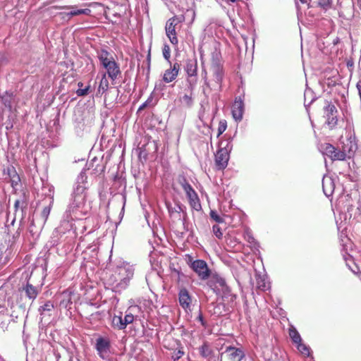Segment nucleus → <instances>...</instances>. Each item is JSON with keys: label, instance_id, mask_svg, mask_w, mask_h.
Returning a JSON list of instances; mask_svg holds the SVG:
<instances>
[{"label": "nucleus", "instance_id": "f257e3e1", "mask_svg": "<svg viewBox=\"0 0 361 361\" xmlns=\"http://www.w3.org/2000/svg\"><path fill=\"white\" fill-rule=\"evenodd\" d=\"M87 176L85 173L82 172L78 177L77 185L74 188L73 193L71 199V202L66 209L67 223L68 224L69 220L79 219L82 217L87 212V207L86 206V187L85 180Z\"/></svg>", "mask_w": 361, "mask_h": 361}, {"label": "nucleus", "instance_id": "f03ea898", "mask_svg": "<svg viewBox=\"0 0 361 361\" xmlns=\"http://www.w3.org/2000/svg\"><path fill=\"white\" fill-rule=\"evenodd\" d=\"M134 274L133 265L125 262H119L108 280L109 284L116 292L126 289Z\"/></svg>", "mask_w": 361, "mask_h": 361}, {"label": "nucleus", "instance_id": "7ed1b4c3", "mask_svg": "<svg viewBox=\"0 0 361 361\" xmlns=\"http://www.w3.org/2000/svg\"><path fill=\"white\" fill-rule=\"evenodd\" d=\"M183 69L186 73L185 84H188L189 88L191 90L197 86L198 80L197 60L192 59H187Z\"/></svg>", "mask_w": 361, "mask_h": 361}, {"label": "nucleus", "instance_id": "20e7f679", "mask_svg": "<svg viewBox=\"0 0 361 361\" xmlns=\"http://www.w3.org/2000/svg\"><path fill=\"white\" fill-rule=\"evenodd\" d=\"M223 143L221 142L219 149L215 154V163L219 170H223L227 166L229 160V153L232 149V145L228 142L224 147H221Z\"/></svg>", "mask_w": 361, "mask_h": 361}, {"label": "nucleus", "instance_id": "39448f33", "mask_svg": "<svg viewBox=\"0 0 361 361\" xmlns=\"http://www.w3.org/2000/svg\"><path fill=\"white\" fill-rule=\"evenodd\" d=\"M94 348L102 360H106L111 353V342L108 337L99 336L96 339Z\"/></svg>", "mask_w": 361, "mask_h": 361}, {"label": "nucleus", "instance_id": "423d86ee", "mask_svg": "<svg viewBox=\"0 0 361 361\" xmlns=\"http://www.w3.org/2000/svg\"><path fill=\"white\" fill-rule=\"evenodd\" d=\"M190 267L202 280L207 279L210 275V270L206 262L202 259L193 261Z\"/></svg>", "mask_w": 361, "mask_h": 361}, {"label": "nucleus", "instance_id": "0eeeda50", "mask_svg": "<svg viewBox=\"0 0 361 361\" xmlns=\"http://www.w3.org/2000/svg\"><path fill=\"white\" fill-rule=\"evenodd\" d=\"M337 109L331 103L328 102L324 106V116L326 118V124L332 128L337 124Z\"/></svg>", "mask_w": 361, "mask_h": 361}, {"label": "nucleus", "instance_id": "6e6552de", "mask_svg": "<svg viewBox=\"0 0 361 361\" xmlns=\"http://www.w3.org/2000/svg\"><path fill=\"white\" fill-rule=\"evenodd\" d=\"M177 25V19L171 18L169 19L166 23V35L169 37L171 44L176 45L178 42L176 37V26Z\"/></svg>", "mask_w": 361, "mask_h": 361}, {"label": "nucleus", "instance_id": "1a4fd4ad", "mask_svg": "<svg viewBox=\"0 0 361 361\" xmlns=\"http://www.w3.org/2000/svg\"><path fill=\"white\" fill-rule=\"evenodd\" d=\"M225 353H227L230 361H241L245 356V353L242 348L231 345L226 347Z\"/></svg>", "mask_w": 361, "mask_h": 361}, {"label": "nucleus", "instance_id": "9d476101", "mask_svg": "<svg viewBox=\"0 0 361 361\" xmlns=\"http://www.w3.org/2000/svg\"><path fill=\"white\" fill-rule=\"evenodd\" d=\"M53 8L57 9H66L69 10V16L72 18L74 16H78L80 15L85 16H90L92 11L90 8H78L77 6H54Z\"/></svg>", "mask_w": 361, "mask_h": 361}, {"label": "nucleus", "instance_id": "9b49d317", "mask_svg": "<svg viewBox=\"0 0 361 361\" xmlns=\"http://www.w3.org/2000/svg\"><path fill=\"white\" fill-rule=\"evenodd\" d=\"M244 113V103L240 97H236L232 106V115L236 121H240L243 119Z\"/></svg>", "mask_w": 361, "mask_h": 361}, {"label": "nucleus", "instance_id": "f8f14e48", "mask_svg": "<svg viewBox=\"0 0 361 361\" xmlns=\"http://www.w3.org/2000/svg\"><path fill=\"white\" fill-rule=\"evenodd\" d=\"M342 149L344 152L348 159L353 157L355 152L357 149V145L354 139L351 137L343 141Z\"/></svg>", "mask_w": 361, "mask_h": 361}, {"label": "nucleus", "instance_id": "ddd939ff", "mask_svg": "<svg viewBox=\"0 0 361 361\" xmlns=\"http://www.w3.org/2000/svg\"><path fill=\"white\" fill-rule=\"evenodd\" d=\"M170 66V68L166 70L163 75V80L166 83L173 81L177 78L180 71L178 63H175L173 66L171 63Z\"/></svg>", "mask_w": 361, "mask_h": 361}, {"label": "nucleus", "instance_id": "4468645a", "mask_svg": "<svg viewBox=\"0 0 361 361\" xmlns=\"http://www.w3.org/2000/svg\"><path fill=\"white\" fill-rule=\"evenodd\" d=\"M196 87L192 89L189 88L188 84H185V94L180 99L181 104L188 108H190L194 103V91Z\"/></svg>", "mask_w": 361, "mask_h": 361}, {"label": "nucleus", "instance_id": "2eb2a0df", "mask_svg": "<svg viewBox=\"0 0 361 361\" xmlns=\"http://www.w3.org/2000/svg\"><path fill=\"white\" fill-rule=\"evenodd\" d=\"M178 300L180 306L185 310L190 309L192 298L188 291L185 288L180 290L178 293Z\"/></svg>", "mask_w": 361, "mask_h": 361}, {"label": "nucleus", "instance_id": "dca6fc26", "mask_svg": "<svg viewBox=\"0 0 361 361\" xmlns=\"http://www.w3.org/2000/svg\"><path fill=\"white\" fill-rule=\"evenodd\" d=\"M209 282L211 283L210 286L213 287L214 289L221 288L222 290H229V288L226 285L225 279L218 274L213 275Z\"/></svg>", "mask_w": 361, "mask_h": 361}, {"label": "nucleus", "instance_id": "f3484780", "mask_svg": "<svg viewBox=\"0 0 361 361\" xmlns=\"http://www.w3.org/2000/svg\"><path fill=\"white\" fill-rule=\"evenodd\" d=\"M104 68L106 70L109 77L112 80H116L118 76L121 75L119 65L115 61V60L108 63L106 66H104Z\"/></svg>", "mask_w": 361, "mask_h": 361}, {"label": "nucleus", "instance_id": "a211bd4d", "mask_svg": "<svg viewBox=\"0 0 361 361\" xmlns=\"http://www.w3.org/2000/svg\"><path fill=\"white\" fill-rule=\"evenodd\" d=\"M4 175L6 176L5 178L9 180L13 187L17 185L20 182V177L16 169L12 166H8L4 169Z\"/></svg>", "mask_w": 361, "mask_h": 361}, {"label": "nucleus", "instance_id": "6ab92c4d", "mask_svg": "<svg viewBox=\"0 0 361 361\" xmlns=\"http://www.w3.org/2000/svg\"><path fill=\"white\" fill-rule=\"evenodd\" d=\"M73 291L70 289H67L63 291L60 295V306L63 308H71V305L72 304V295Z\"/></svg>", "mask_w": 361, "mask_h": 361}, {"label": "nucleus", "instance_id": "aec40b11", "mask_svg": "<svg viewBox=\"0 0 361 361\" xmlns=\"http://www.w3.org/2000/svg\"><path fill=\"white\" fill-rule=\"evenodd\" d=\"M322 188L325 195L326 197L331 196L334 189L333 180L330 177L324 176L322 180Z\"/></svg>", "mask_w": 361, "mask_h": 361}, {"label": "nucleus", "instance_id": "412c9836", "mask_svg": "<svg viewBox=\"0 0 361 361\" xmlns=\"http://www.w3.org/2000/svg\"><path fill=\"white\" fill-rule=\"evenodd\" d=\"M187 197L188 199L190 207L196 211H200L202 209L200 201L196 192L190 194L189 195L187 196Z\"/></svg>", "mask_w": 361, "mask_h": 361}, {"label": "nucleus", "instance_id": "4be33fe9", "mask_svg": "<svg viewBox=\"0 0 361 361\" xmlns=\"http://www.w3.org/2000/svg\"><path fill=\"white\" fill-rule=\"evenodd\" d=\"M98 59L104 67L112 61H114L113 56L109 54V52L104 49L101 50L98 53Z\"/></svg>", "mask_w": 361, "mask_h": 361}, {"label": "nucleus", "instance_id": "5701e85b", "mask_svg": "<svg viewBox=\"0 0 361 361\" xmlns=\"http://www.w3.org/2000/svg\"><path fill=\"white\" fill-rule=\"evenodd\" d=\"M212 71L214 77L215 78L216 82L220 84L224 77L223 66L220 65L212 66Z\"/></svg>", "mask_w": 361, "mask_h": 361}, {"label": "nucleus", "instance_id": "b1692460", "mask_svg": "<svg viewBox=\"0 0 361 361\" xmlns=\"http://www.w3.org/2000/svg\"><path fill=\"white\" fill-rule=\"evenodd\" d=\"M212 66L222 65V57L221 51L216 47L212 52Z\"/></svg>", "mask_w": 361, "mask_h": 361}, {"label": "nucleus", "instance_id": "393cba45", "mask_svg": "<svg viewBox=\"0 0 361 361\" xmlns=\"http://www.w3.org/2000/svg\"><path fill=\"white\" fill-rule=\"evenodd\" d=\"M137 309V306L130 307V308H128L123 318L126 327L127 326L128 324H132L133 322L135 317L133 313Z\"/></svg>", "mask_w": 361, "mask_h": 361}, {"label": "nucleus", "instance_id": "a878e982", "mask_svg": "<svg viewBox=\"0 0 361 361\" xmlns=\"http://www.w3.org/2000/svg\"><path fill=\"white\" fill-rule=\"evenodd\" d=\"M289 336L295 345L302 341L300 334L293 326L289 328Z\"/></svg>", "mask_w": 361, "mask_h": 361}, {"label": "nucleus", "instance_id": "bb28decb", "mask_svg": "<svg viewBox=\"0 0 361 361\" xmlns=\"http://www.w3.org/2000/svg\"><path fill=\"white\" fill-rule=\"evenodd\" d=\"M111 325L114 329L123 330L126 329L125 322L121 323V314L120 315H114L112 317Z\"/></svg>", "mask_w": 361, "mask_h": 361}, {"label": "nucleus", "instance_id": "cd10ccee", "mask_svg": "<svg viewBox=\"0 0 361 361\" xmlns=\"http://www.w3.org/2000/svg\"><path fill=\"white\" fill-rule=\"evenodd\" d=\"M26 295L32 300H34L37 295V291L35 287L32 285L27 283L24 288Z\"/></svg>", "mask_w": 361, "mask_h": 361}, {"label": "nucleus", "instance_id": "c85d7f7f", "mask_svg": "<svg viewBox=\"0 0 361 361\" xmlns=\"http://www.w3.org/2000/svg\"><path fill=\"white\" fill-rule=\"evenodd\" d=\"M1 101L5 106L11 108L13 101V93L6 92L1 97Z\"/></svg>", "mask_w": 361, "mask_h": 361}, {"label": "nucleus", "instance_id": "c756f323", "mask_svg": "<svg viewBox=\"0 0 361 361\" xmlns=\"http://www.w3.org/2000/svg\"><path fill=\"white\" fill-rule=\"evenodd\" d=\"M244 238L248 243L250 244L251 246H255L257 245V242L249 228L245 229Z\"/></svg>", "mask_w": 361, "mask_h": 361}, {"label": "nucleus", "instance_id": "7c9ffc66", "mask_svg": "<svg viewBox=\"0 0 361 361\" xmlns=\"http://www.w3.org/2000/svg\"><path fill=\"white\" fill-rule=\"evenodd\" d=\"M296 346L299 352L304 356L309 357L310 355V348L302 341L298 343Z\"/></svg>", "mask_w": 361, "mask_h": 361}, {"label": "nucleus", "instance_id": "2f4dec72", "mask_svg": "<svg viewBox=\"0 0 361 361\" xmlns=\"http://www.w3.org/2000/svg\"><path fill=\"white\" fill-rule=\"evenodd\" d=\"M200 355L205 358H209L212 353V350L209 348V345L204 343L199 349Z\"/></svg>", "mask_w": 361, "mask_h": 361}, {"label": "nucleus", "instance_id": "473e14b6", "mask_svg": "<svg viewBox=\"0 0 361 361\" xmlns=\"http://www.w3.org/2000/svg\"><path fill=\"white\" fill-rule=\"evenodd\" d=\"M78 85L79 87L78 90L76 91V94L78 96L83 97L88 94L90 87V85H87L83 88V83L82 82H79Z\"/></svg>", "mask_w": 361, "mask_h": 361}, {"label": "nucleus", "instance_id": "72a5a7b5", "mask_svg": "<svg viewBox=\"0 0 361 361\" xmlns=\"http://www.w3.org/2000/svg\"><path fill=\"white\" fill-rule=\"evenodd\" d=\"M335 148L336 147L330 144H325L323 147V153L332 159L334 153L335 152Z\"/></svg>", "mask_w": 361, "mask_h": 361}, {"label": "nucleus", "instance_id": "f704fd0d", "mask_svg": "<svg viewBox=\"0 0 361 361\" xmlns=\"http://www.w3.org/2000/svg\"><path fill=\"white\" fill-rule=\"evenodd\" d=\"M153 101H154V97H153L152 94H151L147 98V99L142 105L140 106L139 109H137V113H140V111H142L147 107L153 106L154 105V103L153 102Z\"/></svg>", "mask_w": 361, "mask_h": 361}, {"label": "nucleus", "instance_id": "c9c22d12", "mask_svg": "<svg viewBox=\"0 0 361 361\" xmlns=\"http://www.w3.org/2000/svg\"><path fill=\"white\" fill-rule=\"evenodd\" d=\"M108 87H109V81L106 78V74L104 73L102 75V78L101 79V81H100V83L99 85V88H98V91L99 92L102 91V92H104L105 91L107 90Z\"/></svg>", "mask_w": 361, "mask_h": 361}, {"label": "nucleus", "instance_id": "e433bc0d", "mask_svg": "<svg viewBox=\"0 0 361 361\" xmlns=\"http://www.w3.org/2000/svg\"><path fill=\"white\" fill-rule=\"evenodd\" d=\"M345 159L348 158L345 154L344 152L343 151V149H338L337 148H335V152L334 153L332 160L343 161L345 160Z\"/></svg>", "mask_w": 361, "mask_h": 361}, {"label": "nucleus", "instance_id": "4c0bfd02", "mask_svg": "<svg viewBox=\"0 0 361 361\" xmlns=\"http://www.w3.org/2000/svg\"><path fill=\"white\" fill-rule=\"evenodd\" d=\"M162 53L164 58L171 64V49L168 44H164L162 49Z\"/></svg>", "mask_w": 361, "mask_h": 361}, {"label": "nucleus", "instance_id": "58836bf2", "mask_svg": "<svg viewBox=\"0 0 361 361\" xmlns=\"http://www.w3.org/2000/svg\"><path fill=\"white\" fill-rule=\"evenodd\" d=\"M204 86H203V93L206 97H208L210 93V87L208 82V80L207 78V73H204Z\"/></svg>", "mask_w": 361, "mask_h": 361}, {"label": "nucleus", "instance_id": "ea45409f", "mask_svg": "<svg viewBox=\"0 0 361 361\" xmlns=\"http://www.w3.org/2000/svg\"><path fill=\"white\" fill-rule=\"evenodd\" d=\"M54 309V305L50 301L47 302L44 305L41 306L39 309L40 312H50Z\"/></svg>", "mask_w": 361, "mask_h": 361}, {"label": "nucleus", "instance_id": "a19ab883", "mask_svg": "<svg viewBox=\"0 0 361 361\" xmlns=\"http://www.w3.org/2000/svg\"><path fill=\"white\" fill-rule=\"evenodd\" d=\"M226 128H227L226 121L225 120L221 121L219 123L217 136H220L226 130Z\"/></svg>", "mask_w": 361, "mask_h": 361}, {"label": "nucleus", "instance_id": "79ce46f5", "mask_svg": "<svg viewBox=\"0 0 361 361\" xmlns=\"http://www.w3.org/2000/svg\"><path fill=\"white\" fill-rule=\"evenodd\" d=\"M5 252L4 247H0V267L6 264L8 262V257L6 256L4 258V254Z\"/></svg>", "mask_w": 361, "mask_h": 361}, {"label": "nucleus", "instance_id": "37998d69", "mask_svg": "<svg viewBox=\"0 0 361 361\" xmlns=\"http://www.w3.org/2000/svg\"><path fill=\"white\" fill-rule=\"evenodd\" d=\"M210 217L217 223H223L224 219L221 217L215 211L210 212Z\"/></svg>", "mask_w": 361, "mask_h": 361}, {"label": "nucleus", "instance_id": "c03bdc74", "mask_svg": "<svg viewBox=\"0 0 361 361\" xmlns=\"http://www.w3.org/2000/svg\"><path fill=\"white\" fill-rule=\"evenodd\" d=\"M212 231L214 234L216 238L221 239L223 236V233L221 232V229L218 225H214L212 227Z\"/></svg>", "mask_w": 361, "mask_h": 361}, {"label": "nucleus", "instance_id": "a18cd8bd", "mask_svg": "<svg viewBox=\"0 0 361 361\" xmlns=\"http://www.w3.org/2000/svg\"><path fill=\"white\" fill-rule=\"evenodd\" d=\"M318 4L322 8L326 10L331 7L332 1L331 0H319Z\"/></svg>", "mask_w": 361, "mask_h": 361}, {"label": "nucleus", "instance_id": "49530a36", "mask_svg": "<svg viewBox=\"0 0 361 361\" xmlns=\"http://www.w3.org/2000/svg\"><path fill=\"white\" fill-rule=\"evenodd\" d=\"M183 354H184V352L180 349L175 350L173 353L172 358L174 361H176L178 359H180L183 355Z\"/></svg>", "mask_w": 361, "mask_h": 361}, {"label": "nucleus", "instance_id": "de8ad7c7", "mask_svg": "<svg viewBox=\"0 0 361 361\" xmlns=\"http://www.w3.org/2000/svg\"><path fill=\"white\" fill-rule=\"evenodd\" d=\"M51 207L50 206L45 207L42 211V216L46 221L50 214Z\"/></svg>", "mask_w": 361, "mask_h": 361}, {"label": "nucleus", "instance_id": "09e8293b", "mask_svg": "<svg viewBox=\"0 0 361 361\" xmlns=\"http://www.w3.org/2000/svg\"><path fill=\"white\" fill-rule=\"evenodd\" d=\"M58 15L60 16L61 19L63 21L68 22L71 19V16H69L68 12H60V13H59Z\"/></svg>", "mask_w": 361, "mask_h": 361}, {"label": "nucleus", "instance_id": "8fccbe9b", "mask_svg": "<svg viewBox=\"0 0 361 361\" xmlns=\"http://www.w3.org/2000/svg\"><path fill=\"white\" fill-rule=\"evenodd\" d=\"M257 286L259 289H261L262 290H265L269 287V286L267 285L264 280H262V279H260V280L257 279Z\"/></svg>", "mask_w": 361, "mask_h": 361}, {"label": "nucleus", "instance_id": "3c124183", "mask_svg": "<svg viewBox=\"0 0 361 361\" xmlns=\"http://www.w3.org/2000/svg\"><path fill=\"white\" fill-rule=\"evenodd\" d=\"M183 189L185 191L186 196L195 192L190 184L185 185Z\"/></svg>", "mask_w": 361, "mask_h": 361}, {"label": "nucleus", "instance_id": "603ef678", "mask_svg": "<svg viewBox=\"0 0 361 361\" xmlns=\"http://www.w3.org/2000/svg\"><path fill=\"white\" fill-rule=\"evenodd\" d=\"M179 183L183 188L185 185L190 184L185 178L180 180Z\"/></svg>", "mask_w": 361, "mask_h": 361}, {"label": "nucleus", "instance_id": "864d4df0", "mask_svg": "<svg viewBox=\"0 0 361 361\" xmlns=\"http://www.w3.org/2000/svg\"><path fill=\"white\" fill-rule=\"evenodd\" d=\"M197 319L201 322L202 325L204 326H205V323L204 322L203 316L202 315V314H200V315L198 316Z\"/></svg>", "mask_w": 361, "mask_h": 361}, {"label": "nucleus", "instance_id": "5fc2aeb1", "mask_svg": "<svg viewBox=\"0 0 361 361\" xmlns=\"http://www.w3.org/2000/svg\"><path fill=\"white\" fill-rule=\"evenodd\" d=\"M228 4H231V3H235V2H237L239 0H225Z\"/></svg>", "mask_w": 361, "mask_h": 361}, {"label": "nucleus", "instance_id": "6e6d98bb", "mask_svg": "<svg viewBox=\"0 0 361 361\" xmlns=\"http://www.w3.org/2000/svg\"><path fill=\"white\" fill-rule=\"evenodd\" d=\"M19 204H20V201L19 200H16V202H15V205L14 206H15V207L16 209H18V207H19Z\"/></svg>", "mask_w": 361, "mask_h": 361}, {"label": "nucleus", "instance_id": "4d7b16f0", "mask_svg": "<svg viewBox=\"0 0 361 361\" xmlns=\"http://www.w3.org/2000/svg\"><path fill=\"white\" fill-rule=\"evenodd\" d=\"M351 269V271L354 273V274H356L357 272V270H358V268L357 267H355V269H353L352 268H350Z\"/></svg>", "mask_w": 361, "mask_h": 361}, {"label": "nucleus", "instance_id": "13d9d810", "mask_svg": "<svg viewBox=\"0 0 361 361\" xmlns=\"http://www.w3.org/2000/svg\"><path fill=\"white\" fill-rule=\"evenodd\" d=\"M310 0H300L302 4H308Z\"/></svg>", "mask_w": 361, "mask_h": 361}, {"label": "nucleus", "instance_id": "bf43d9fd", "mask_svg": "<svg viewBox=\"0 0 361 361\" xmlns=\"http://www.w3.org/2000/svg\"><path fill=\"white\" fill-rule=\"evenodd\" d=\"M235 298H236V297H235V295H231V300H233V299H235Z\"/></svg>", "mask_w": 361, "mask_h": 361}, {"label": "nucleus", "instance_id": "052dcab7", "mask_svg": "<svg viewBox=\"0 0 361 361\" xmlns=\"http://www.w3.org/2000/svg\"><path fill=\"white\" fill-rule=\"evenodd\" d=\"M0 361H5L4 359L0 355Z\"/></svg>", "mask_w": 361, "mask_h": 361}, {"label": "nucleus", "instance_id": "680f3d73", "mask_svg": "<svg viewBox=\"0 0 361 361\" xmlns=\"http://www.w3.org/2000/svg\"><path fill=\"white\" fill-rule=\"evenodd\" d=\"M2 211V207H1V204H0V213Z\"/></svg>", "mask_w": 361, "mask_h": 361}, {"label": "nucleus", "instance_id": "e2e57ef3", "mask_svg": "<svg viewBox=\"0 0 361 361\" xmlns=\"http://www.w3.org/2000/svg\"><path fill=\"white\" fill-rule=\"evenodd\" d=\"M296 6H297V8H298V9H299V6H298V2H296Z\"/></svg>", "mask_w": 361, "mask_h": 361}, {"label": "nucleus", "instance_id": "0e129e2a", "mask_svg": "<svg viewBox=\"0 0 361 361\" xmlns=\"http://www.w3.org/2000/svg\"><path fill=\"white\" fill-rule=\"evenodd\" d=\"M121 323H124L123 318L121 317Z\"/></svg>", "mask_w": 361, "mask_h": 361}]
</instances>
